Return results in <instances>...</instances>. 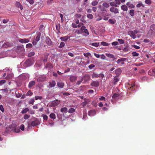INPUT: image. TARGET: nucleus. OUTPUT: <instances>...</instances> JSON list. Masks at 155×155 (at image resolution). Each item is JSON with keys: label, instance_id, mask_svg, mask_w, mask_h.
<instances>
[{"label": "nucleus", "instance_id": "obj_1", "mask_svg": "<svg viewBox=\"0 0 155 155\" xmlns=\"http://www.w3.org/2000/svg\"><path fill=\"white\" fill-rule=\"evenodd\" d=\"M84 33V35L87 36L89 35V33L87 30L85 26H82L80 30L78 31V34H81L82 33Z\"/></svg>", "mask_w": 155, "mask_h": 155}, {"label": "nucleus", "instance_id": "obj_2", "mask_svg": "<svg viewBox=\"0 0 155 155\" xmlns=\"http://www.w3.org/2000/svg\"><path fill=\"white\" fill-rule=\"evenodd\" d=\"M35 40L34 39L32 42L33 45H34L37 44V42L39 40L41 37V34L40 32L36 34Z\"/></svg>", "mask_w": 155, "mask_h": 155}, {"label": "nucleus", "instance_id": "obj_3", "mask_svg": "<svg viewBox=\"0 0 155 155\" xmlns=\"http://www.w3.org/2000/svg\"><path fill=\"white\" fill-rule=\"evenodd\" d=\"M90 78V75L88 74H85L84 75L81 79V81H83V83H84L89 81Z\"/></svg>", "mask_w": 155, "mask_h": 155}, {"label": "nucleus", "instance_id": "obj_4", "mask_svg": "<svg viewBox=\"0 0 155 155\" xmlns=\"http://www.w3.org/2000/svg\"><path fill=\"white\" fill-rule=\"evenodd\" d=\"M60 103V101L58 100H56L52 102L49 105L50 107H54L57 106Z\"/></svg>", "mask_w": 155, "mask_h": 155}, {"label": "nucleus", "instance_id": "obj_5", "mask_svg": "<svg viewBox=\"0 0 155 155\" xmlns=\"http://www.w3.org/2000/svg\"><path fill=\"white\" fill-rule=\"evenodd\" d=\"M127 60V58H120L117 60L116 63L118 64H120L121 65H123L124 64V61Z\"/></svg>", "mask_w": 155, "mask_h": 155}, {"label": "nucleus", "instance_id": "obj_6", "mask_svg": "<svg viewBox=\"0 0 155 155\" xmlns=\"http://www.w3.org/2000/svg\"><path fill=\"white\" fill-rule=\"evenodd\" d=\"M100 85L99 82L97 81H93L91 84V85L95 87H98Z\"/></svg>", "mask_w": 155, "mask_h": 155}, {"label": "nucleus", "instance_id": "obj_7", "mask_svg": "<svg viewBox=\"0 0 155 155\" xmlns=\"http://www.w3.org/2000/svg\"><path fill=\"white\" fill-rule=\"evenodd\" d=\"M149 32L151 33V35H153L154 33L155 34V25L153 24L151 25Z\"/></svg>", "mask_w": 155, "mask_h": 155}, {"label": "nucleus", "instance_id": "obj_8", "mask_svg": "<svg viewBox=\"0 0 155 155\" xmlns=\"http://www.w3.org/2000/svg\"><path fill=\"white\" fill-rule=\"evenodd\" d=\"M110 11L111 12L114 13L115 14L119 13V11L117 8H115L114 7H112L110 8Z\"/></svg>", "mask_w": 155, "mask_h": 155}, {"label": "nucleus", "instance_id": "obj_9", "mask_svg": "<svg viewBox=\"0 0 155 155\" xmlns=\"http://www.w3.org/2000/svg\"><path fill=\"white\" fill-rule=\"evenodd\" d=\"M19 41L21 43H27L29 41V40L28 39L25 38L19 39Z\"/></svg>", "mask_w": 155, "mask_h": 155}, {"label": "nucleus", "instance_id": "obj_10", "mask_svg": "<svg viewBox=\"0 0 155 155\" xmlns=\"http://www.w3.org/2000/svg\"><path fill=\"white\" fill-rule=\"evenodd\" d=\"M129 35L133 39H135L136 38V35L132 31H129L128 32Z\"/></svg>", "mask_w": 155, "mask_h": 155}, {"label": "nucleus", "instance_id": "obj_11", "mask_svg": "<svg viewBox=\"0 0 155 155\" xmlns=\"http://www.w3.org/2000/svg\"><path fill=\"white\" fill-rule=\"evenodd\" d=\"M57 86L60 88H63L64 86V83L61 81L58 82L57 83Z\"/></svg>", "mask_w": 155, "mask_h": 155}, {"label": "nucleus", "instance_id": "obj_12", "mask_svg": "<svg viewBox=\"0 0 155 155\" xmlns=\"http://www.w3.org/2000/svg\"><path fill=\"white\" fill-rule=\"evenodd\" d=\"M96 114V112L94 110H91L88 112V115L90 116H94Z\"/></svg>", "mask_w": 155, "mask_h": 155}, {"label": "nucleus", "instance_id": "obj_13", "mask_svg": "<svg viewBox=\"0 0 155 155\" xmlns=\"http://www.w3.org/2000/svg\"><path fill=\"white\" fill-rule=\"evenodd\" d=\"M49 86L50 87H54L56 85V82L55 81L52 80L49 82Z\"/></svg>", "mask_w": 155, "mask_h": 155}, {"label": "nucleus", "instance_id": "obj_14", "mask_svg": "<svg viewBox=\"0 0 155 155\" xmlns=\"http://www.w3.org/2000/svg\"><path fill=\"white\" fill-rule=\"evenodd\" d=\"M46 77L45 76H41L38 79V81H39L43 82L45 81Z\"/></svg>", "mask_w": 155, "mask_h": 155}, {"label": "nucleus", "instance_id": "obj_15", "mask_svg": "<svg viewBox=\"0 0 155 155\" xmlns=\"http://www.w3.org/2000/svg\"><path fill=\"white\" fill-rule=\"evenodd\" d=\"M46 43L49 46L51 45H52V41L50 38L49 37L46 38Z\"/></svg>", "mask_w": 155, "mask_h": 155}, {"label": "nucleus", "instance_id": "obj_16", "mask_svg": "<svg viewBox=\"0 0 155 155\" xmlns=\"http://www.w3.org/2000/svg\"><path fill=\"white\" fill-rule=\"evenodd\" d=\"M71 36H65L64 37H61L60 38V39L62 41H66L69 38H70Z\"/></svg>", "mask_w": 155, "mask_h": 155}, {"label": "nucleus", "instance_id": "obj_17", "mask_svg": "<svg viewBox=\"0 0 155 155\" xmlns=\"http://www.w3.org/2000/svg\"><path fill=\"white\" fill-rule=\"evenodd\" d=\"M16 6L18 8H20V9H23V8L21 4L19 2H16L15 4Z\"/></svg>", "mask_w": 155, "mask_h": 155}, {"label": "nucleus", "instance_id": "obj_18", "mask_svg": "<svg viewBox=\"0 0 155 155\" xmlns=\"http://www.w3.org/2000/svg\"><path fill=\"white\" fill-rule=\"evenodd\" d=\"M121 8L123 11H127L128 10V7L125 5H123L121 6Z\"/></svg>", "mask_w": 155, "mask_h": 155}, {"label": "nucleus", "instance_id": "obj_19", "mask_svg": "<svg viewBox=\"0 0 155 155\" xmlns=\"http://www.w3.org/2000/svg\"><path fill=\"white\" fill-rule=\"evenodd\" d=\"M98 8L100 9V11H106V8H104L103 6H102L101 5H100L98 6Z\"/></svg>", "mask_w": 155, "mask_h": 155}, {"label": "nucleus", "instance_id": "obj_20", "mask_svg": "<svg viewBox=\"0 0 155 155\" xmlns=\"http://www.w3.org/2000/svg\"><path fill=\"white\" fill-rule=\"evenodd\" d=\"M77 77L76 76L71 75L70 78V81L71 82H74L76 81Z\"/></svg>", "mask_w": 155, "mask_h": 155}, {"label": "nucleus", "instance_id": "obj_21", "mask_svg": "<svg viewBox=\"0 0 155 155\" xmlns=\"http://www.w3.org/2000/svg\"><path fill=\"white\" fill-rule=\"evenodd\" d=\"M35 81H30L28 84V87L29 88H31L33 86L35 85Z\"/></svg>", "mask_w": 155, "mask_h": 155}, {"label": "nucleus", "instance_id": "obj_22", "mask_svg": "<svg viewBox=\"0 0 155 155\" xmlns=\"http://www.w3.org/2000/svg\"><path fill=\"white\" fill-rule=\"evenodd\" d=\"M31 125L33 127L36 126L38 124V121L36 120L32 121L31 123Z\"/></svg>", "mask_w": 155, "mask_h": 155}, {"label": "nucleus", "instance_id": "obj_23", "mask_svg": "<svg viewBox=\"0 0 155 155\" xmlns=\"http://www.w3.org/2000/svg\"><path fill=\"white\" fill-rule=\"evenodd\" d=\"M122 71L120 68H118L115 71V73L117 75H119L121 72Z\"/></svg>", "mask_w": 155, "mask_h": 155}, {"label": "nucleus", "instance_id": "obj_24", "mask_svg": "<svg viewBox=\"0 0 155 155\" xmlns=\"http://www.w3.org/2000/svg\"><path fill=\"white\" fill-rule=\"evenodd\" d=\"M134 9H130L129 10V13L131 17H133L134 15Z\"/></svg>", "mask_w": 155, "mask_h": 155}, {"label": "nucleus", "instance_id": "obj_25", "mask_svg": "<svg viewBox=\"0 0 155 155\" xmlns=\"http://www.w3.org/2000/svg\"><path fill=\"white\" fill-rule=\"evenodd\" d=\"M29 109L28 108H26L23 109L21 111V113L22 114H25L29 111Z\"/></svg>", "mask_w": 155, "mask_h": 155}, {"label": "nucleus", "instance_id": "obj_26", "mask_svg": "<svg viewBox=\"0 0 155 155\" xmlns=\"http://www.w3.org/2000/svg\"><path fill=\"white\" fill-rule=\"evenodd\" d=\"M100 75L95 72H93L92 75V78H98L99 77Z\"/></svg>", "mask_w": 155, "mask_h": 155}, {"label": "nucleus", "instance_id": "obj_27", "mask_svg": "<svg viewBox=\"0 0 155 155\" xmlns=\"http://www.w3.org/2000/svg\"><path fill=\"white\" fill-rule=\"evenodd\" d=\"M49 117L50 118L53 120L54 119L56 118V115L55 114L53 113H51L49 115Z\"/></svg>", "mask_w": 155, "mask_h": 155}, {"label": "nucleus", "instance_id": "obj_28", "mask_svg": "<svg viewBox=\"0 0 155 155\" xmlns=\"http://www.w3.org/2000/svg\"><path fill=\"white\" fill-rule=\"evenodd\" d=\"M68 110V109L66 107H64L61 108L60 110V111L61 112H67Z\"/></svg>", "mask_w": 155, "mask_h": 155}, {"label": "nucleus", "instance_id": "obj_29", "mask_svg": "<svg viewBox=\"0 0 155 155\" xmlns=\"http://www.w3.org/2000/svg\"><path fill=\"white\" fill-rule=\"evenodd\" d=\"M154 72H155V69L150 70L148 72V74L151 76H153Z\"/></svg>", "mask_w": 155, "mask_h": 155}, {"label": "nucleus", "instance_id": "obj_30", "mask_svg": "<svg viewBox=\"0 0 155 155\" xmlns=\"http://www.w3.org/2000/svg\"><path fill=\"white\" fill-rule=\"evenodd\" d=\"M25 64L28 66H30L31 65V61L29 59H27L25 62Z\"/></svg>", "mask_w": 155, "mask_h": 155}, {"label": "nucleus", "instance_id": "obj_31", "mask_svg": "<svg viewBox=\"0 0 155 155\" xmlns=\"http://www.w3.org/2000/svg\"><path fill=\"white\" fill-rule=\"evenodd\" d=\"M102 5L104 8H108L109 7V5L107 2H104L103 3Z\"/></svg>", "mask_w": 155, "mask_h": 155}, {"label": "nucleus", "instance_id": "obj_32", "mask_svg": "<svg viewBox=\"0 0 155 155\" xmlns=\"http://www.w3.org/2000/svg\"><path fill=\"white\" fill-rule=\"evenodd\" d=\"M129 86H130V89L131 90V91H133L134 90V87L135 86V84L134 83L131 84V85L130 84H129Z\"/></svg>", "mask_w": 155, "mask_h": 155}, {"label": "nucleus", "instance_id": "obj_33", "mask_svg": "<svg viewBox=\"0 0 155 155\" xmlns=\"http://www.w3.org/2000/svg\"><path fill=\"white\" fill-rule=\"evenodd\" d=\"M100 43L99 42H94L92 43L91 45L93 46L97 47L99 46Z\"/></svg>", "mask_w": 155, "mask_h": 155}, {"label": "nucleus", "instance_id": "obj_34", "mask_svg": "<svg viewBox=\"0 0 155 155\" xmlns=\"http://www.w3.org/2000/svg\"><path fill=\"white\" fill-rule=\"evenodd\" d=\"M114 81L113 82L114 84H117V82L119 81V79L117 77H115L114 78Z\"/></svg>", "mask_w": 155, "mask_h": 155}, {"label": "nucleus", "instance_id": "obj_35", "mask_svg": "<svg viewBox=\"0 0 155 155\" xmlns=\"http://www.w3.org/2000/svg\"><path fill=\"white\" fill-rule=\"evenodd\" d=\"M13 75L12 74H8L7 76L5 78L7 80L10 79L12 78Z\"/></svg>", "mask_w": 155, "mask_h": 155}, {"label": "nucleus", "instance_id": "obj_36", "mask_svg": "<svg viewBox=\"0 0 155 155\" xmlns=\"http://www.w3.org/2000/svg\"><path fill=\"white\" fill-rule=\"evenodd\" d=\"M106 56L110 58H114V55L110 53H106Z\"/></svg>", "mask_w": 155, "mask_h": 155}, {"label": "nucleus", "instance_id": "obj_37", "mask_svg": "<svg viewBox=\"0 0 155 155\" xmlns=\"http://www.w3.org/2000/svg\"><path fill=\"white\" fill-rule=\"evenodd\" d=\"M98 2L96 0L93 1L91 3V5L92 6H96L98 4Z\"/></svg>", "mask_w": 155, "mask_h": 155}, {"label": "nucleus", "instance_id": "obj_38", "mask_svg": "<svg viewBox=\"0 0 155 155\" xmlns=\"http://www.w3.org/2000/svg\"><path fill=\"white\" fill-rule=\"evenodd\" d=\"M75 111V109L74 108H71L69 109L68 112L70 113H71L74 112Z\"/></svg>", "mask_w": 155, "mask_h": 155}, {"label": "nucleus", "instance_id": "obj_39", "mask_svg": "<svg viewBox=\"0 0 155 155\" xmlns=\"http://www.w3.org/2000/svg\"><path fill=\"white\" fill-rule=\"evenodd\" d=\"M111 24H114L116 22L115 20H113L112 19H110L108 21Z\"/></svg>", "mask_w": 155, "mask_h": 155}, {"label": "nucleus", "instance_id": "obj_40", "mask_svg": "<svg viewBox=\"0 0 155 155\" xmlns=\"http://www.w3.org/2000/svg\"><path fill=\"white\" fill-rule=\"evenodd\" d=\"M10 46V44L8 42H7L5 43H4V44L3 45V47H4L5 48H7L9 46Z\"/></svg>", "mask_w": 155, "mask_h": 155}, {"label": "nucleus", "instance_id": "obj_41", "mask_svg": "<svg viewBox=\"0 0 155 155\" xmlns=\"http://www.w3.org/2000/svg\"><path fill=\"white\" fill-rule=\"evenodd\" d=\"M33 94V93L32 92H31L30 90H29L28 91L26 94L27 96H31Z\"/></svg>", "mask_w": 155, "mask_h": 155}, {"label": "nucleus", "instance_id": "obj_42", "mask_svg": "<svg viewBox=\"0 0 155 155\" xmlns=\"http://www.w3.org/2000/svg\"><path fill=\"white\" fill-rule=\"evenodd\" d=\"M145 2L146 4L150 5L151 4L152 1L151 0H145Z\"/></svg>", "mask_w": 155, "mask_h": 155}, {"label": "nucleus", "instance_id": "obj_43", "mask_svg": "<svg viewBox=\"0 0 155 155\" xmlns=\"http://www.w3.org/2000/svg\"><path fill=\"white\" fill-rule=\"evenodd\" d=\"M60 25L59 24H58L56 25V29L58 31H59L60 29Z\"/></svg>", "mask_w": 155, "mask_h": 155}, {"label": "nucleus", "instance_id": "obj_44", "mask_svg": "<svg viewBox=\"0 0 155 155\" xmlns=\"http://www.w3.org/2000/svg\"><path fill=\"white\" fill-rule=\"evenodd\" d=\"M6 81L5 80H1L0 81V86H2L3 84L5 83Z\"/></svg>", "mask_w": 155, "mask_h": 155}, {"label": "nucleus", "instance_id": "obj_45", "mask_svg": "<svg viewBox=\"0 0 155 155\" xmlns=\"http://www.w3.org/2000/svg\"><path fill=\"white\" fill-rule=\"evenodd\" d=\"M42 117L44 120H47L48 119V117L47 115L45 114H42Z\"/></svg>", "mask_w": 155, "mask_h": 155}, {"label": "nucleus", "instance_id": "obj_46", "mask_svg": "<svg viewBox=\"0 0 155 155\" xmlns=\"http://www.w3.org/2000/svg\"><path fill=\"white\" fill-rule=\"evenodd\" d=\"M119 94L115 93L112 96V98L113 99H115L116 98L118 97L119 96Z\"/></svg>", "mask_w": 155, "mask_h": 155}, {"label": "nucleus", "instance_id": "obj_47", "mask_svg": "<svg viewBox=\"0 0 155 155\" xmlns=\"http://www.w3.org/2000/svg\"><path fill=\"white\" fill-rule=\"evenodd\" d=\"M89 101L88 100L87 101H84L81 104V105L83 106V107H84L86 105L87 102H89Z\"/></svg>", "mask_w": 155, "mask_h": 155}, {"label": "nucleus", "instance_id": "obj_48", "mask_svg": "<svg viewBox=\"0 0 155 155\" xmlns=\"http://www.w3.org/2000/svg\"><path fill=\"white\" fill-rule=\"evenodd\" d=\"M132 54L133 56H138L139 55V53L136 52H132Z\"/></svg>", "mask_w": 155, "mask_h": 155}, {"label": "nucleus", "instance_id": "obj_49", "mask_svg": "<svg viewBox=\"0 0 155 155\" xmlns=\"http://www.w3.org/2000/svg\"><path fill=\"white\" fill-rule=\"evenodd\" d=\"M42 97L41 96H36L35 97V100H41L42 99Z\"/></svg>", "mask_w": 155, "mask_h": 155}, {"label": "nucleus", "instance_id": "obj_50", "mask_svg": "<svg viewBox=\"0 0 155 155\" xmlns=\"http://www.w3.org/2000/svg\"><path fill=\"white\" fill-rule=\"evenodd\" d=\"M110 6H112L117 7V5H116V4H115V2H110Z\"/></svg>", "mask_w": 155, "mask_h": 155}, {"label": "nucleus", "instance_id": "obj_51", "mask_svg": "<svg viewBox=\"0 0 155 155\" xmlns=\"http://www.w3.org/2000/svg\"><path fill=\"white\" fill-rule=\"evenodd\" d=\"M84 55L85 57H88V58H89L88 57L91 55V54L90 53L87 52L86 53H84Z\"/></svg>", "mask_w": 155, "mask_h": 155}, {"label": "nucleus", "instance_id": "obj_52", "mask_svg": "<svg viewBox=\"0 0 155 155\" xmlns=\"http://www.w3.org/2000/svg\"><path fill=\"white\" fill-rule=\"evenodd\" d=\"M26 48H31L32 47V45L31 43H28L26 45Z\"/></svg>", "mask_w": 155, "mask_h": 155}, {"label": "nucleus", "instance_id": "obj_53", "mask_svg": "<svg viewBox=\"0 0 155 155\" xmlns=\"http://www.w3.org/2000/svg\"><path fill=\"white\" fill-rule=\"evenodd\" d=\"M118 41L119 42L120 44H123L124 43V41L121 39H117Z\"/></svg>", "mask_w": 155, "mask_h": 155}, {"label": "nucleus", "instance_id": "obj_54", "mask_svg": "<svg viewBox=\"0 0 155 155\" xmlns=\"http://www.w3.org/2000/svg\"><path fill=\"white\" fill-rule=\"evenodd\" d=\"M35 101V100L34 99H31L30 101H29V104H31L32 105H33L34 104V103Z\"/></svg>", "mask_w": 155, "mask_h": 155}, {"label": "nucleus", "instance_id": "obj_55", "mask_svg": "<svg viewBox=\"0 0 155 155\" xmlns=\"http://www.w3.org/2000/svg\"><path fill=\"white\" fill-rule=\"evenodd\" d=\"M65 43L64 42H62L61 43L60 45L59 46V48H62L64 46Z\"/></svg>", "mask_w": 155, "mask_h": 155}, {"label": "nucleus", "instance_id": "obj_56", "mask_svg": "<svg viewBox=\"0 0 155 155\" xmlns=\"http://www.w3.org/2000/svg\"><path fill=\"white\" fill-rule=\"evenodd\" d=\"M101 44L103 46H108L109 45V44L104 41L101 42Z\"/></svg>", "mask_w": 155, "mask_h": 155}, {"label": "nucleus", "instance_id": "obj_57", "mask_svg": "<svg viewBox=\"0 0 155 155\" xmlns=\"http://www.w3.org/2000/svg\"><path fill=\"white\" fill-rule=\"evenodd\" d=\"M87 17L90 19H92L93 18V16L92 14H90L87 15Z\"/></svg>", "mask_w": 155, "mask_h": 155}, {"label": "nucleus", "instance_id": "obj_58", "mask_svg": "<svg viewBox=\"0 0 155 155\" xmlns=\"http://www.w3.org/2000/svg\"><path fill=\"white\" fill-rule=\"evenodd\" d=\"M51 64L50 63H48L46 64L45 67L46 68H50L52 66Z\"/></svg>", "mask_w": 155, "mask_h": 155}, {"label": "nucleus", "instance_id": "obj_59", "mask_svg": "<svg viewBox=\"0 0 155 155\" xmlns=\"http://www.w3.org/2000/svg\"><path fill=\"white\" fill-rule=\"evenodd\" d=\"M35 52H32L30 53H29L28 54V57H31V56H33L35 55Z\"/></svg>", "mask_w": 155, "mask_h": 155}, {"label": "nucleus", "instance_id": "obj_60", "mask_svg": "<svg viewBox=\"0 0 155 155\" xmlns=\"http://www.w3.org/2000/svg\"><path fill=\"white\" fill-rule=\"evenodd\" d=\"M30 117V115H28L27 114H25L24 117V119L25 120L27 119H28Z\"/></svg>", "mask_w": 155, "mask_h": 155}, {"label": "nucleus", "instance_id": "obj_61", "mask_svg": "<svg viewBox=\"0 0 155 155\" xmlns=\"http://www.w3.org/2000/svg\"><path fill=\"white\" fill-rule=\"evenodd\" d=\"M115 4L117 5H119L120 4V0H114Z\"/></svg>", "mask_w": 155, "mask_h": 155}, {"label": "nucleus", "instance_id": "obj_62", "mask_svg": "<svg viewBox=\"0 0 155 155\" xmlns=\"http://www.w3.org/2000/svg\"><path fill=\"white\" fill-rule=\"evenodd\" d=\"M26 1L28 2L31 5L33 4L34 2V1L33 0H26Z\"/></svg>", "mask_w": 155, "mask_h": 155}, {"label": "nucleus", "instance_id": "obj_63", "mask_svg": "<svg viewBox=\"0 0 155 155\" xmlns=\"http://www.w3.org/2000/svg\"><path fill=\"white\" fill-rule=\"evenodd\" d=\"M136 6L137 8H140L141 6L144 7V6L142 3H139Z\"/></svg>", "mask_w": 155, "mask_h": 155}, {"label": "nucleus", "instance_id": "obj_64", "mask_svg": "<svg viewBox=\"0 0 155 155\" xmlns=\"http://www.w3.org/2000/svg\"><path fill=\"white\" fill-rule=\"evenodd\" d=\"M95 67V65L93 64H91L88 66L89 68L91 69Z\"/></svg>", "mask_w": 155, "mask_h": 155}]
</instances>
